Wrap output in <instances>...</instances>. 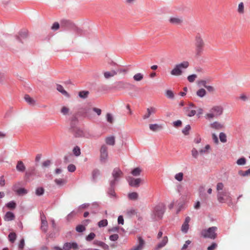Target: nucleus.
<instances>
[{
	"label": "nucleus",
	"mask_w": 250,
	"mask_h": 250,
	"mask_svg": "<svg viewBox=\"0 0 250 250\" xmlns=\"http://www.w3.org/2000/svg\"><path fill=\"white\" fill-rule=\"evenodd\" d=\"M41 229L45 233L47 231L48 222L47 220H43V221L41 222Z\"/></svg>",
	"instance_id": "nucleus-31"
},
{
	"label": "nucleus",
	"mask_w": 250,
	"mask_h": 250,
	"mask_svg": "<svg viewBox=\"0 0 250 250\" xmlns=\"http://www.w3.org/2000/svg\"><path fill=\"white\" fill-rule=\"evenodd\" d=\"M5 207H6L8 209H14L16 207V203L14 201H11L5 204Z\"/></svg>",
	"instance_id": "nucleus-33"
},
{
	"label": "nucleus",
	"mask_w": 250,
	"mask_h": 250,
	"mask_svg": "<svg viewBox=\"0 0 250 250\" xmlns=\"http://www.w3.org/2000/svg\"><path fill=\"white\" fill-rule=\"evenodd\" d=\"M17 235L15 232H11L8 235V239L11 243H14L16 239Z\"/></svg>",
	"instance_id": "nucleus-38"
},
{
	"label": "nucleus",
	"mask_w": 250,
	"mask_h": 250,
	"mask_svg": "<svg viewBox=\"0 0 250 250\" xmlns=\"http://www.w3.org/2000/svg\"><path fill=\"white\" fill-rule=\"evenodd\" d=\"M138 197V193L136 192H132L128 194V198L130 200H136Z\"/></svg>",
	"instance_id": "nucleus-30"
},
{
	"label": "nucleus",
	"mask_w": 250,
	"mask_h": 250,
	"mask_svg": "<svg viewBox=\"0 0 250 250\" xmlns=\"http://www.w3.org/2000/svg\"><path fill=\"white\" fill-rule=\"evenodd\" d=\"M54 181L58 186H62L66 183V181L62 179H56Z\"/></svg>",
	"instance_id": "nucleus-49"
},
{
	"label": "nucleus",
	"mask_w": 250,
	"mask_h": 250,
	"mask_svg": "<svg viewBox=\"0 0 250 250\" xmlns=\"http://www.w3.org/2000/svg\"><path fill=\"white\" fill-rule=\"evenodd\" d=\"M15 218L14 214L11 211H7L4 216V220L6 221H10L14 220Z\"/></svg>",
	"instance_id": "nucleus-21"
},
{
	"label": "nucleus",
	"mask_w": 250,
	"mask_h": 250,
	"mask_svg": "<svg viewBox=\"0 0 250 250\" xmlns=\"http://www.w3.org/2000/svg\"><path fill=\"white\" fill-rule=\"evenodd\" d=\"M210 149V146L209 145H207L205 146L204 148L201 149L199 152L201 154H203V153H207L208 152V150Z\"/></svg>",
	"instance_id": "nucleus-44"
},
{
	"label": "nucleus",
	"mask_w": 250,
	"mask_h": 250,
	"mask_svg": "<svg viewBox=\"0 0 250 250\" xmlns=\"http://www.w3.org/2000/svg\"><path fill=\"white\" fill-rule=\"evenodd\" d=\"M236 164L239 166H243L246 164V159L244 157H241L238 159L236 161Z\"/></svg>",
	"instance_id": "nucleus-42"
},
{
	"label": "nucleus",
	"mask_w": 250,
	"mask_h": 250,
	"mask_svg": "<svg viewBox=\"0 0 250 250\" xmlns=\"http://www.w3.org/2000/svg\"><path fill=\"white\" fill-rule=\"evenodd\" d=\"M117 74V72L115 70H112L111 71L105 72L104 74L105 78L109 79L110 77H113Z\"/></svg>",
	"instance_id": "nucleus-28"
},
{
	"label": "nucleus",
	"mask_w": 250,
	"mask_h": 250,
	"mask_svg": "<svg viewBox=\"0 0 250 250\" xmlns=\"http://www.w3.org/2000/svg\"><path fill=\"white\" fill-rule=\"evenodd\" d=\"M106 120L109 123H112L113 122V118L112 115L110 113H107L106 116Z\"/></svg>",
	"instance_id": "nucleus-60"
},
{
	"label": "nucleus",
	"mask_w": 250,
	"mask_h": 250,
	"mask_svg": "<svg viewBox=\"0 0 250 250\" xmlns=\"http://www.w3.org/2000/svg\"><path fill=\"white\" fill-rule=\"evenodd\" d=\"M16 169L19 172H23L25 170V167L21 161H19L16 165Z\"/></svg>",
	"instance_id": "nucleus-22"
},
{
	"label": "nucleus",
	"mask_w": 250,
	"mask_h": 250,
	"mask_svg": "<svg viewBox=\"0 0 250 250\" xmlns=\"http://www.w3.org/2000/svg\"><path fill=\"white\" fill-rule=\"evenodd\" d=\"M198 154L199 152L196 148H192L191 150V154L193 157L194 158H197L198 157Z\"/></svg>",
	"instance_id": "nucleus-58"
},
{
	"label": "nucleus",
	"mask_w": 250,
	"mask_h": 250,
	"mask_svg": "<svg viewBox=\"0 0 250 250\" xmlns=\"http://www.w3.org/2000/svg\"><path fill=\"white\" fill-rule=\"evenodd\" d=\"M157 111V108L153 107L151 106L146 109V113L143 115V119L144 120H146L149 118L152 114H155Z\"/></svg>",
	"instance_id": "nucleus-16"
},
{
	"label": "nucleus",
	"mask_w": 250,
	"mask_h": 250,
	"mask_svg": "<svg viewBox=\"0 0 250 250\" xmlns=\"http://www.w3.org/2000/svg\"><path fill=\"white\" fill-rule=\"evenodd\" d=\"M244 11V4L243 2H240L238 5V11L240 13H243Z\"/></svg>",
	"instance_id": "nucleus-57"
},
{
	"label": "nucleus",
	"mask_w": 250,
	"mask_h": 250,
	"mask_svg": "<svg viewBox=\"0 0 250 250\" xmlns=\"http://www.w3.org/2000/svg\"><path fill=\"white\" fill-rule=\"evenodd\" d=\"M108 158L107 147L105 145H103L100 149V161L105 163Z\"/></svg>",
	"instance_id": "nucleus-10"
},
{
	"label": "nucleus",
	"mask_w": 250,
	"mask_h": 250,
	"mask_svg": "<svg viewBox=\"0 0 250 250\" xmlns=\"http://www.w3.org/2000/svg\"><path fill=\"white\" fill-rule=\"evenodd\" d=\"M44 189L43 188H38L36 189V194L38 196L42 195L44 193Z\"/></svg>",
	"instance_id": "nucleus-48"
},
{
	"label": "nucleus",
	"mask_w": 250,
	"mask_h": 250,
	"mask_svg": "<svg viewBox=\"0 0 250 250\" xmlns=\"http://www.w3.org/2000/svg\"><path fill=\"white\" fill-rule=\"evenodd\" d=\"M219 139L221 142L226 143L227 141V136L224 132H221L219 134Z\"/></svg>",
	"instance_id": "nucleus-46"
},
{
	"label": "nucleus",
	"mask_w": 250,
	"mask_h": 250,
	"mask_svg": "<svg viewBox=\"0 0 250 250\" xmlns=\"http://www.w3.org/2000/svg\"><path fill=\"white\" fill-rule=\"evenodd\" d=\"M20 185V183L15 184L12 187L13 190L18 195H23L27 193V190L24 188H18V187Z\"/></svg>",
	"instance_id": "nucleus-12"
},
{
	"label": "nucleus",
	"mask_w": 250,
	"mask_h": 250,
	"mask_svg": "<svg viewBox=\"0 0 250 250\" xmlns=\"http://www.w3.org/2000/svg\"><path fill=\"white\" fill-rule=\"evenodd\" d=\"M59 27H60L59 23L58 22H55L53 24V25L51 27V29L55 31V30H58L59 28Z\"/></svg>",
	"instance_id": "nucleus-64"
},
{
	"label": "nucleus",
	"mask_w": 250,
	"mask_h": 250,
	"mask_svg": "<svg viewBox=\"0 0 250 250\" xmlns=\"http://www.w3.org/2000/svg\"><path fill=\"white\" fill-rule=\"evenodd\" d=\"M73 25V23L69 20H62L61 21V26L64 28H70Z\"/></svg>",
	"instance_id": "nucleus-20"
},
{
	"label": "nucleus",
	"mask_w": 250,
	"mask_h": 250,
	"mask_svg": "<svg viewBox=\"0 0 250 250\" xmlns=\"http://www.w3.org/2000/svg\"><path fill=\"white\" fill-rule=\"evenodd\" d=\"M73 153L76 156H79L81 154V149L78 146H75L73 149Z\"/></svg>",
	"instance_id": "nucleus-39"
},
{
	"label": "nucleus",
	"mask_w": 250,
	"mask_h": 250,
	"mask_svg": "<svg viewBox=\"0 0 250 250\" xmlns=\"http://www.w3.org/2000/svg\"><path fill=\"white\" fill-rule=\"evenodd\" d=\"M142 181L141 178L135 179L133 177H129L128 179L129 185L133 187H138Z\"/></svg>",
	"instance_id": "nucleus-14"
},
{
	"label": "nucleus",
	"mask_w": 250,
	"mask_h": 250,
	"mask_svg": "<svg viewBox=\"0 0 250 250\" xmlns=\"http://www.w3.org/2000/svg\"><path fill=\"white\" fill-rule=\"evenodd\" d=\"M51 164V162L50 160H45L42 163V167H48L50 166Z\"/></svg>",
	"instance_id": "nucleus-59"
},
{
	"label": "nucleus",
	"mask_w": 250,
	"mask_h": 250,
	"mask_svg": "<svg viewBox=\"0 0 250 250\" xmlns=\"http://www.w3.org/2000/svg\"><path fill=\"white\" fill-rule=\"evenodd\" d=\"M78 248V245L75 242H66L63 245V250H77Z\"/></svg>",
	"instance_id": "nucleus-11"
},
{
	"label": "nucleus",
	"mask_w": 250,
	"mask_h": 250,
	"mask_svg": "<svg viewBox=\"0 0 250 250\" xmlns=\"http://www.w3.org/2000/svg\"><path fill=\"white\" fill-rule=\"evenodd\" d=\"M149 129L152 131H157L162 129L163 126L157 124H150L149 125Z\"/></svg>",
	"instance_id": "nucleus-23"
},
{
	"label": "nucleus",
	"mask_w": 250,
	"mask_h": 250,
	"mask_svg": "<svg viewBox=\"0 0 250 250\" xmlns=\"http://www.w3.org/2000/svg\"><path fill=\"white\" fill-rule=\"evenodd\" d=\"M25 101L30 105H34L35 104V101L30 97L28 95H25L24 96Z\"/></svg>",
	"instance_id": "nucleus-29"
},
{
	"label": "nucleus",
	"mask_w": 250,
	"mask_h": 250,
	"mask_svg": "<svg viewBox=\"0 0 250 250\" xmlns=\"http://www.w3.org/2000/svg\"><path fill=\"white\" fill-rule=\"evenodd\" d=\"M168 243V237L165 236L162 241L158 243V244L154 248V250H159L164 247Z\"/></svg>",
	"instance_id": "nucleus-17"
},
{
	"label": "nucleus",
	"mask_w": 250,
	"mask_h": 250,
	"mask_svg": "<svg viewBox=\"0 0 250 250\" xmlns=\"http://www.w3.org/2000/svg\"><path fill=\"white\" fill-rule=\"evenodd\" d=\"M189 65L188 61H183L175 65L174 68L171 70L170 74L172 76H178L181 75Z\"/></svg>",
	"instance_id": "nucleus-2"
},
{
	"label": "nucleus",
	"mask_w": 250,
	"mask_h": 250,
	"mask_svg": "<svg viewBox=\"0 0 250 250\" xmlns=\"http://www.w3.org/2000/svg\"><path fill=\"white\" fill-rule=\"evenodd\" d=\"M210 127L214 129H221L223 127V125L218 122H214L210 125Z\"/></svg>",
	"instance_id": "nucleus-26"
},
{
	"label": "nucleus",
	"mask_w": 250,
	"mask_h": 250,
	"mask_svg": "<svg viewBox=\"0 0 250 250\" xmlns=\"http://www.w3.org/2000/svg\"><path fill=\"white\" fill-rule=\"evenodd\" d=\"M119 227H113L108 229L109 232H118L119 230Z\"/></svg>",
	"instance_id": "nucleus-62"
},
{
	"label": "nucleus",
	"mask_w": 250,
	"mask_h": 250,
	"mask_svg": "<svg viewBox=\"0 0 250 250\" xmlns=\"http://www.w3.org/2000/svg\"><path fill=\"white\" fill-rule=\"evenodd\" d=\"M138 242L139 244L134 246L131 250H141L144 247L145 244V242L142 237H139L138 238Z\"/></svg>",
	"instance_id": "nucleus-19"
},
{
	"label": "nucleus",
	"mask_w": 250,
	"mask_h": 250,
	"mask_svg": "<svg viewBox=\"0 0 250 250\" xmlns=\"http://www.w3.org/2000/svg\"><path fill=\"white\" fill-rule=\"evenodd\" d=\"M217 199L220 203H224L227 202L229 206H230L232 204V199L229 192H218L217 193Z\"/></svg>",
	"instance_id": "nucleus-6"
},
{
	"label": "nucleus",
	"mask_w": 250,
	"mask_h": 250,
	"mask_svg": "<svg viewBox=\"0 0 250 250\" xmlns=\"http://www.w3.org/2000/svg\"><path fill=\"white\" fill-rule=\"evenodd\" d=\"M57 90L65 96L67 97L69 96V94L66 90L64 89L63 86L62 85L59 84H57Z\"/></svg>",
	"instance_id": "nucleus-25"
},
{
	"label": "nucleus",
	"mask_w": 250,
	"mask_h": 250,
	"mask_svg": "<svg viewBox=\"0 0 250 250\" xmlns=\"http://www.w3.org/2000/svg\"><path fill=\"white\" fill-rule=\"evenodd\" d=\"M109 239L111 241H116L119 239V235L118 234H114L109 236Z\"/></svg>",
	"instance_id": "nucleus-53"
},
{
	"label": "nucleus",
	"mask_w": 250,
	"mask_h": 250,
	"mask_svg": "<svg viewBox=\"0 0 250 250\" xmlns=\"http://www.w3.org/2000/svg\"><path fill=\"white\" fill-rule=\"evenodd\" d=\"M143 78L144 75L141 73H138L135 74L133 77L134 80L137 82L141 81L142 80H143Z\"/></svg>",
	"instance_id": "nucleus-36"
},
{
	"label": "nucleus",
	"mask_w": 250,
	"mask_h": 250,
	"mask_svg": "<svg viewBox=\"0 0 250 250\" xmlns=\"http://www.w3.org/2000/svg\"><path fill=\"white\" fill-rule=\"evenodd\" d=\"M76 230L77 232H82L85 230V228L82 225H79L76 227Z\"/></svg>",
	"instance_id": "nucleus-51"
},
{
	"label": "nucleus",
	"mask_w": 250,
	"mask_h": 250,
	"mask_svg": "<svg viewBox=\"0 0 250 250\" xmlns=\"http://www.w3.org/2000/svg\"><path fill=\"white\" fill-rule=\"evenodd\" d=\"M69 111V108L65 106H63L61 109V113L63 115L67 114Z\"/></svg>",
	"instance_id": "nucleus-63"
},
{
	"label": "nucleus",
	"mask_w": 250,
	"mask_h": 250,
	"mask_svg": "<svg viewBox=\"0 0 250 250\" xmlns=\"http://www.w3.org/2000/svg\"><path fill=\"white\" fill-rule=\"evenodd\" d=\"M70 131L75 137H84L85 133L80 127L76 126L73 122L71 124Z\"/></svg>",
	"instance_id": "nucleus-7"
},
{
	"label": "nucleus",
	"mask_w": 250,
	"mask_h": 250,
	"mask_svg": "<svg viewBox=\"0 0 250 250\" xmlns=\"http://www.w3.org/2000/svg\"><path fill=\"white\" fill-rule=\"evenodd\" d=\"M115 186V185L111 186L110 185V187L108 189L107 194L110 197H114L116 196V193L114 189Z\"/></svg>",
	"instance_id": "nucleus-24"
},
{
	"label": "nucleus",
	"mask_w": 250,
	"mask_h": 250,
	"mask_svg": "<svg viewBox=\"0 0 250 250\" xmlns=\"http://www.w3.org/2000/svg\"><path fill=\"white\" fill-rule=\"evenodd\" d=\"M166 97L169 99H173L174 98V94L172 90H167L166 91Z\"/></svg>",
	"instance_id": "nucleus-40"
},
{
	"label": "nucleus",
	"mask_w": 250,
	"mask_h": 250,
	"mask_svg": "<svg viewBox=\"0 0 250 250\" xmlns=\"http://www.w3.org/2000/svg\"><path fill=\"white\" fill-rule=\"evenodd\" d=\"M190 129V126L189 125H187L182 130V132L185 135H187L189 133V131Z\"/></svg>",
	"instance_id": "nucleus-52"
},
{
	"label": "nucleus",
	"mask_w": 250,
	"mask_h": 250,
	"mask_svg": "<svg viewBox=\"0 0 250 250\" xmlns=\"http://www.w3.org/2000/svg\"><path fill=\"white\" fill-rule=\"evenodd\" d=\"M197 95L200 97H204L206 94V91L204 88H200L196 92Z\"/></svg>",
	"instance_id": "nucleus-37"
},
{
	"label": "nucleus",
	"mask_w": 250,
	"mask_h": 250,
	"mask_svg": "<svg viewBox=\"0 0 250 250\" xmlns=\"http://www.w3.org/2000/svg\"><path fill=\"white\" fill-rule=\"evenodd\" d=\"M28 36V32L27 31L24 30H21L19 32V36H17L16 37L17 41L20 42H22V40L25 39L27 38Z\"/></svg>",
	"instance_id": "nucleus-18"
},
{
	"label": "nucleus",
	"mask_w": 250,
	"mask_h": 250,
	"mask_svg": "<svg viewBox=\"0 0 250 250\" xmlns=\"http://www.w3.org/2000/svg\"><path fill=\"white\" fill-rule=\"evenodd\" d=\"M123 174V172L119 168H115L112 173L113 179L110 180L109 184L111 186L116 185L119 181L120 177Z\"/></svg>",
	"instance_id": "nucleus-8"
},
{
	"label": "nucleus",
	"mask_w": 250,
	"mask_h": 250,
	"mask_svg": "<svg viewBox=\"0 0 250 250\" xmlns=\"http://www.w3.org/2000/svg\"><path fill=\"white\" fill-rule=\"evenodd\" d=\"M105 142L107 145L114 146L115 145V137L114 136H109L105 138Z\"/></svg>",
	"instance_id": "nucleus-27"
},
{
	"label": "nucleus",
	"mask_w": 250,
	"mask_h": 250,
	"mask_svg": "<svg viewBox=\"0 0 250 250\" xmlns=\"http://www.w3.org/2000/svg\"><path fill=\"white\" fill-rule=\"evenodd\" d=\"M168 21L169 23L172 25H180L182 24L183 22V20L182 17L176 16L170 17Z\"/></svg>",
	"instance_id": "nucleus-13"
},
{
	"label": "nucleus",
	"mask_w": 250,
	"mask_h": 250,
	"mask_svg": "<svg viewBox=\"0 0 250 250\" xmlns=\"http://www.w3.org/2000/svg\"><path fill=\"white\" fill-rule=\"evenodd\" d=\"M216 227H211L208 229H204L201 231V235L205 238L215 239L217 237Z\"/></svg>",
	"instance_id": "nucleus-5"
},
{
	"label": "nucleus",
	"mask_w": 250,
	"mask_h": 250,
	"mask_svg": "<svg viewBox=\"0 0 250 250\" xmlns=\"http://www.w3.org/2000/svg\"><path fill=\"white\" fill-rule=\"evenodd\" d=\"M35 168L33 167H31L25 172V176L29 178L31 176L35 175Z\"/></svg>",
	"instance_id": "nucleus-32"
},
{
	"label": "nucleus",
	"mask_w": 250,
	"mask_h": 250,
	"mask_svg": "<svg viewBox=\"0 0 250 250\" xmlns=\"http://www.w3.org/2000/svg\"><path fill=\"white\" fill-rule=\"evenodd\" d=\"M166 211V206L163 203H160L155 206L151 214V218L153 221H158L163 218Z\"/></svg>",
	"instance_id": "nucleus-1"
},
{
	"label": "nucleus",
	"mask_w": 250,
	"mask_h": 250,
	"mask_svg": "<svg viewBox=\"0 0 250 250\" xmlns=\"http://www.w3.org/2000/svg\"><path fill=\"white\" fill-rule=\"evenodd\" d=\"M184 174L183 172H179L175 174L174 177L175 179L179 182H181L183 179Z\"/></svg>",
	"instance_id": "nucleus-47"
},
{
	"label": "nucleus",
	"mask_w": 250,
	"mask_h": 250,
	"mask_svg": "<svg viewBox=\"0 0 250 250\" xmlns=\"http://www.w3.org/2000/svg\"><path fill=\"white\" fill-rule=\"evenodd\" d=\"M108 224V222L106 219H103L99 221L98 223V226L99 228L106 227Z\"/></svg>",
	"instance_id": "nucleus-43"
},
{
	"label": "nucleus",
	"mask_w": 250,
	"mask_h": 250,
	"mask_svg": "<svg viewBox=\"0 0 250 250\" xmlns=\"http://www.w3.org/2000/svg\"><path fill=\"white\" fill-rule=\"evenodd\" d=\"M92 180L94 181H96L97 177L100 174V171L99 170H98L97 169H94L92 171Z\"/></svg>",
	"instance_id": "nucleus-35"
},
{
	"label": "nucleus",
	"mask_w": 250,
	"mask_h": 250,
	"mask_svg": "<svg viewBox=\"0 0 250 250\" xmlns=\"http://www.w3.org/2000/svg\"><path fill=\"white\" fill-rule=\"evenodd\" d=\"M96 235L94 232H90L86 237L87 241H91L95 237Z\"/></svg>",
	"instance_id": "nucleus-50"
},
{
	"label": "nucleus",
	"mask_w": 250,
	"mask_h": 250,
	"mask_svg": "<svg viewBox=\"0 0 250 250\" xmlns=\"http://www.w3.org/2000/svg\"><path fill=\"white\" fill-rule=\"evenodd\" d=\"M239 175L242 176H246L249 175H250V168L248 169L247 170L245 171H243L242 170H240L239 171Z\"/></svg>",
	"instance_id": "nucleus-55"
},
{
	"label": "nucleus",
	"mask_w": 250,
	"mask_h": 250,
	"mask_svg": "<svg viewBox=\"0 0 250 250\" xmlns=\"http://www.w3.org/2000/svg\"><path fill=\"white\" fill-rule=\"evenodd\" d=\"M197 75L196 74H192V75H189L188 77V80L190 82V83H193L195 80V79L197 78Z\"/></svg>",
	"instance_id": "nucleus-54"
},
{
	"label": "nucleus",
	"mask_w": 250,
	"mask_h": 250,
	"mask_svg": "<svg viewBox=\"0 0 250 250\" xmlns=\"http://www.w3.org/2000/svg\"><path fill=\"white\" fill-rule=\"evenodd\" d=\"M223 110L224 108L222 105L213 106L210 109L209 112L206 114L205 118L208 120L216 118L223 114Z\"/></svg>",
	"instance_id": "nucleus-3"
},
{
	"label": "nucleus",
	"mask_w": 250,
	"mask_h": 250,
	"mask_svg": "<svg viewBox=\"0 0 250 250\" xmlns=\"http://www.w3.org/2000/svg\"><path fill=\"white\" fill-rule=\"evenodd\" d=\"M186 111L187 112V116L188 117H190L194 116L196 113V111L195 110H194V109L190 110L189 109V108H187V109H186Z\"/></svg>",
	"instance_id": "nucleus-45"
},
{
	"label": "nucleus",
	"mask_w": 250,
	"mask_h": 250,
	"mask_svg": "<svg viewBox=\"0 0 250 250\" xmlns=\"http://www.w3.org/2000/svg\"><path fill=\"white\" fill-rule=\"evenodd\" d=\"M133 87V84L124 81L118 82L115 83L114 85V88L118 90L131 89Z\"/></svg>",
	"instance_id": "nucleus-9"
},
{
	"label": "nucleus",
	"mask_w": 250,
	"mask_h": 250,
	"mask_svg": "<svg viewBox=\"0 0 250 250\" xmlns=\"http://www.w3.org/2000/svg\"><path fill=\"white\" fill-rule=\"evenodd\" d=\"M89 93L88 91H81L79 92V96L81 98L85 99L88 97Z\"/></svg>",
	"instance_id": "nucleus-41"
},
{
	"label": "nucleus",
	"mask_w": 250,
	"mask_h": 250,
	"mask_svg": "<svg viewBox=\"0 0 250 250\" xmlns=\"http://www.w3.org/2000/svg\"><path fill=\"white\" fill-rule=\"evenodd\" d=\"M141 171L142 170L140 167H136L131 171V173L134 176H138L140 175Z\"/></svg>",
	"instance_id": "nucleus-34"
},
{
	"label": "nucleus",
	"mask_w": 250,
	"mask_h": 250,
	"mask_svg": "<svg viewBox=\"0 0 250 250\" xmlns=\"http://www.w3.org/2000/svg\"><path fill=\"white\" fill-rule=\"evenodd\" d=\"M116 71L117 72V73H119L125 74L128 71V69L125 68L121 67L118 68Z\"/></svg>",
	"instance_id": "nucleus-61"
},
{
	"label": "nucleus",
	"mask_w": 250,
	"mask_h": 250,
	"mask_svg": "<svg viewBox=\"0 0 250 250\" xmlns=\"http://www.w3.org/2000/svg\"><path fill=\"white\" fill-rule=\"evenodd\" d=\"M205 45V43L201 35L200 34H197L195 37L196 55L199 56L202 55L204 50Z\"/></svg>",
	"instance_id": "nucleus-4"
},
{
	"label": "nucleus",
	"mask_w": 250,
	"mask_h": 250,
	"mask_svg": "<svg viewBox=\"0 0 250 250\" xmlns=\"http://www.w3.org/2000/svg\"><path fill=\"white\" fill-rule=\"evenodd\" d=\"M76 167L73 164H70L67 167V169L68 171L70 172H73L76 170Z\"/></svg>",
	"instance_id": "nucleus-56"
},
{
	"label": "nucleus",
	"mask_w": 250,
	"mask_h": 250,
	"mask_svg": "<svg viewBox=\"0 0 250 250\" xmlns=\"http://www.w3.org/2000/svg\"><path fill=\"white\" fill-rule=\"evenodd\" d=\"M190 221V218L189 216L186 217L185 220L182 225L181 231L184 233H187L189 229V223Z\"/></svg>",
	"instance_id": "nucleus-15"
}]
</instances>
